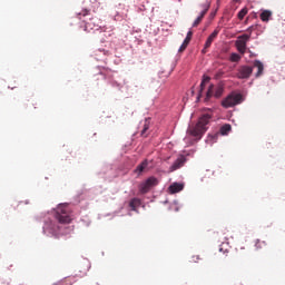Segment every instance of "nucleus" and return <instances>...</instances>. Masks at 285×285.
<instances>
[{"instance_id": "f257e3e1", "label": "nucleus", "mask_w": 285, "mask_h": 285, "mask_svg": "<svg viewBox=\"0 0 285 285\" xmlns=\"http://www.w3.org/2000/svg\"><path fill=\"white\" fill-rule=\"evenodd\" d=\"M210 119H212L210 114L203 115L199 118L196 126L190 127L188 129L189 135H191V137H196L197 139H202V135H204V132H206V130H208V128L206 126H208V124H210Z\"/></svg>"}, {"instance_id": "f03ea898", "label": "nucleus", "mask_w": 285, "mask_h": 285, "mask_svg": "<svg viewBox=\"0 0 285 285\" xmlns=\"http://www.w3.org/2000/svg\"><path fill=\"white\" fill-rule=\"evenodd\" d=\"M56 219L58 224H70L72 222V217H70V209L68 205H59L56 212Z\"/></svg>"}, {"instance_id": "7ed1b4c3", "label": "nucleus", "mask_w": 285, "mask_h": 285, "mask_svg": "<svg viewBox=\"0 0 285 285\" xmlns=\"http://www.w3.org/2000/svg\"><path fill=\"white\" fill-rule=\"evenodd\" d=\"M158 184L159 180L155 176H151L147 178L145 181L140 183L138 190L139 193H141V195H146L150 193V189L155 188V186H157Z\"/></svg>"}, {"instance_id": "20e7f679", "label": "nucleus", "mask_w": 285, "mask_h": 285, "mask_svg": "<svg viewBox=\"0 0 285 285\" xmlns=\"http://www.w3.org/2000/svg\"><path fill=\"white\" fill-rule=\"evenodd\" d=\"M238 104H242V94H230L222 101L223 108H233Z\"/></svg>"}, {"instance_id": "39448f33", "label": "nucleus", "mask_w": 285, "mask_h": 285, "mask_svg": "<svg viewBox=\"0 0 285 285\" xmlns=\"http://www.w3.org/2000/svg\"><path fill=\"white\" fill-rule=\"evenodd\" d=\"M248 41H250V35L248 33H244L237 37V40L235 41V46L240 55H246V48H247Z\"/></svg>"}, {"instance_id": "423d86ee", "label": "nucleus", "mask_w": 285, "mask_h": 285, "mask_svg": "<svg viewBox=\"0 0 285 285\" xmlns=\"http://www.w3.org/2000/svg\"><path fill=\"white\" fill-rule=\"evenodd\" d=\"M213 95H214V97H216V99H219V97H222V95H224V87L218 86L215 89V86L210 85L208 90H207L205 101H208L210 99V97H213Z\"/></svg>"}, {"instance_id": "0eeeda50", "label": "nucleus", "mask_w": 285, "mask_h": 285, "mask_svg": "<svg viewBox=\"0 0 285 285\" xmlns=\"http://www.w3.org/2000/svg\"><path fill=\"white\" fill-rule=\"evenodd\" d=\"M92 30H101V20L98 18H91L85 24L86 32H92Z\"/></svg>"}, {"instance_id": "6e6552de", "label": "nucleus", "mask_w": 285, "mask_h": 285, "mask_svg": "<svg viewBox=\"0 0 285 285\" xmlns=\"http://www.w3.org/2000/svg\"><path fill=\"white\" fill-rule=\"evenodd\" d=\"M252 75H253V67H250V66H242L238 69L237 78L238 79H249Z\"/></svg>"}, {"instance_id": "1a4fd4ad", "label": "nucleus", "mask_w": 285, "mask_h": 285, "mask_svg": "<svg viewBox=\"0 0 285 285\" xmlns=\"http://www.w3.org/2000/svg\"><path fill=\"white\" fill-rule=\"evenodd\" d=\"M184 164H186V157L180 156L178 157L175 163L170 166L169 173H175V170H179V168H183Z\"/></svg>"}, {"instance_id": "9d476101", "label": "nucleus", "mask_w": 285, "mask_h": 285, "mask_svg": "<svg viewBox=\"0 0 285 285\" xmlns=\"http://www.w3.org/2000/svg\"><path fill=\"white\" fill-rule=\"evenodd\" d=\"M259 17H261V21H263L264 23H268L273 19V11L263 10Z\"/></svg>"}, {"instance_id": "9b49d317", "label": "nucleus", "mask_w": 285, "mask_h": 285, "mask_svg": "<svg viewBox=\"0 0 285 285\" xmlns=\"http://www.w3.org/2000/svg\"><path fill=\"white\" fill-rule=\"evenodd\" d=\"M254 68H257L256 78H259L264 75V63H262V61L255 60Z\"/></svg>"}, {"instance_id": "f8f14e48", "label": "nucleus", "mask_w": 285, "mask_h": 285, "mask_svg": "<svg viewBox=\"0 0 285 285\" xmlns=\"http://www.w3.org/2000/svg\"><path fill=\"white\" fill-rule=\"evenodd\" d=\"M181 190H184V185L179 183H174L169 186V193H171V195H175V193H181Z\"/></svg>"}, {"instance_id": "ddd939ff", "label": "nucleus", "mask_w": 285, "mask_h": 285, "mask_svg": "<svg viewBox=\"0 0 285 285\" xmlns=\"http://www.w3.org/2000/svg\"><path fill=\"white\" fill-rule=\"evenodd\" d=\"M147 168H148V159H145L141 164L137 166V168L135 169V173H137L138 175H141V173H144V170H146Z\"/></svg>"}, {"instance_id": "4468645a", "label": "nucleus", "mask_w": 285, "mask_h": 285, "mask_svg": "<svg viewBox=\"0 0 285 285\" xmlns=\"http://www.w3.org/2000/svg\"><path fill=\"white\" fill-rule=\"evenodd\" d=\"M129 206H130L131 210H137V208H139L141 206V200L139 198H132L129 202Z\"/></svg>"}, {"instance_id": "2eb2a0df", "label": "nucleus", "mask_w": 285, "mask_h": 285, "mask_svg": "<svg viewBox=\"0 0 285 285\" xmlns=\"http://www.w3.org/2000/svg\"><path fill=\"white\" fill-rule=\"evenodd\" d=\"M149 128H150V120H145L144 128L140 132L141 137H148Z\"/></svg>"}, {"instance_id": "dca6fc26", "label": "nucleus", "mask_w": 285, "mask_h": 285, "mask_svg": "<svg viewBox=\"0 0 285 285\" xmlns=\"http://www.w3.org/2000/svg\"><path fill=\"white\" fill-rule=\"evenodd\" d=\"M200 14L206 17V12H208V10H210V2H205L203 4H200Z\"/></svg>"}, {"instance_id": "f3484780", "label": "nucleus", "mask_w": 285, "mask_h": 285, "mask_svg": "<svg viewBox=\"0 0 285 285\" xmlns=\"http://www.w3.org/2000/svg\"><path fill=\"white\" fill-rule=\"evenodd\" d=\"M266 246H267L266 242L259 240V239H256V240H255V248H256L257 250H259V249H262V248H266Z\"/></svg>"}, {"instance_id": "a211bd4d", "label": "nucleus", "mask_w": 285, "mask_h": 285, "mask_svg": "<svg viewBox=\"0 0 285 285\" xmlns=\"http://www.w3.org/2000/svg\"><path fill=\"white\" fill-rule=\"evenodd\" d=\"M248 14V8H243L238 14H237V18L239 19V21H242L244 19V17H246Z\"/></svg>"}, {"instance_id": "6ab92c4d", "label": "nucleus", "mask_w": 285, "mask_h": 285, "mask_svg": "<svg viewBox=\"0 0 285 285\" xmlns=\"http://www.w3.org/2000/svg\"><path fill=\"white\" fill-rule=\"evenodd\" d=\"M232 130V127L229 124H226L220 127V135H227Z\"/></svg>"}, {"instance_id": "aec40b11", "label": "nucleus", "mask_w": 285, "mask_h": 285, "mask_svg": "<svg viewBox=\"0 0 285 285\" xmlns=\"http://www.w3.org/2000/svg\"><path fill=\"white\" fill-rule=\"evenodd\" d=\"M210 81V77L208 76H204L203 80L200 82V92L204 90V88H206V83H208Z\"/></svg>"}, {"instance_id": "412c9836", "label": "nucleus", "mask_w": 285, "mask_h": 285, "mask_svg": "<svg viewBox=\"0 0 285 285\" xmlns=\"http://www.w3.org/2000/svg\"><path fill=\"white\" fill-rule=\"evenodd\" d=\"M230 61H233L234 63H237V61L242 60V56H239V53H232L230 55Z\"/></svg>"}, {"instance_id": "4be33fe9", "label": "nucleus", "mask_w": 285, "mask_h": 285, "mask_svg": "<svg viewBox=\"0 0 285 285\" xmlns=\"http://www.w3.org/2000/svg\"><path fill=\"white\" fill-rule=\"evenodd\" d=\"M204 17H205V16H204L203 13H200V16H198V17L196 18V20L194 21L193 28H197V26H199V23H202Z\"/></svg>"}, {"instance_id": "5701e85b", "label": "nucleus", "mask_w": 285, "mask_h": 285, "mask_svg": "<svg viewBox=\"0 0 285 285\" xmlns=\"http://www.w3.org/2000/svg\"><path fill=\"white\" fill-rule=\"evenodd\" d=\"M49 229L51 230V233H59L60 227L57 226L55 223H51Z\"/></svg>"}, {"instance_id": "b1692460", "label": "nucleus", "mask_w": 285, "mask_h": 285, "mask_svg": "<svg viewBox=\"0 0 285 285\" xmlns=\"http://www.w3.org/2000/svg\"><path fill=\"white\" fill-rule=\"evenodd\" d=\"M220 30H222V29L216 28V29L214 30V32L209 36V38L215 41V39H217V36L219 35Z\"/></svg>"}, {"instance_id": "393cba45", "label": "nucleus", "mask_w": 285, "mask_h": 285, "mask_svg": "<svg viewBox=\"0 0 285 285\" xmlns=\"http://www.w3.org/2000/svg\"><path fill=\"white\" fill-rule=\"evenodd\" d=\"M190 39H193V31L187 32V36H186L184 42L188 45V43H190Z\"/></svg>"}, {"instance_id": "a878e982", "label": "nucleus", "mask_w": 285, "mask_h": 285, "mask_svg": "<svg viewBox=\"0 0 285 285\" xmlns=\"http://www.w3.org/2000/svg\"><path fill=\"white\" fill-rule=\"evenodd\" d=\"M89 10L88 9H85V10H82L81 12H78L77 14H78V17H88V14H89Z\"/></svg>"}, {"instance_id": "bb28decb", "label": "nucleus", "mask_w": 285, "mask_h": 285, "mask_svg": "<svg viewBox=\"0 0 285 285\" xmlns=\"http://www.w3.org/2000/svg\"><path fill=\"white\" fill-rule=\"evenodd\" d=\"M213 41L209 37L207 38L206 42H205V48H210V46H213Z\"/></svg>"}, {"instance_id": "cd10ccee", "label": "nucleus", "mask_w": 285, "mask_h": 285, "mask_svg": "<svg viewBox=\"0 0 285 285\" xmlns=\"http://www.w3.org/2000/svg\"><path fill=\"white\" fill-rule=\"evenodd\" d=\"M186 48H188V43L183 42L180 48L178 49V52H184V50H186Z\"/></svg>"}, {"instance_id": "c85d7f7f", "label": "nucleus", "mask_w": 285, "mask_h": 285, "mask_svg": "<svg viewBox=\"0 0 285 285\" xmlns=\"http://www.w3.org/2000/svg\"><path fill=\"white\" fill-rule=\"evenodd\" d=\"M253 30H255L254 26H250L249 28H247L246 32H249V39H250V35H253Z\"/></svg>"}, {"instance_id": "c756f323", "label": "nucleus", "mask_w": 285, "mask_h": 285, "mask_svg": "<svg viewBox=\"0 0 285 285\" xmlns=\"http://www.w3.org/2000/svg\"><path fill=\"white\" fill-rule=\"evenodd\" d=\"M63 284V281H59L57 283H53L52 285H62Z\"/></svg>"}, {"instance_id": "7c9ffc66", "label": "nucleus", "mask_w": 285, "mask_h": 285, "mask_svg": "<svg viewBox=\"0 0 285 285\" xmlns=\"http://www.w3.org/2000/svg\"><path fill=\"white\" fill-rule=\"evenodd\" d=\"M206 50H208V48L204 47V49L202 50V53L206 55Z\"/></svg>"}]
</instances>
